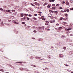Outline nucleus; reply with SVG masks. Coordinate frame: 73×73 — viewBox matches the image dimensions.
<instances>
[{
  "mask_svg": "<svg viewBox=\"0 0 73 73\" xmlns=\"http://www.w3.org/2000/svg\"><path fill=\"white\" fill-rule=\"evenodd\" d=\"M13 23H14V24H18V22H16V21H13Z\"/></svg>",
  "mask_w": 73,
  "mask_h": 73,
  "instance_id": "1",
  "label": "nucleus"
},
{
  "mask_svg": "<svg viewBox=\"0 0 73 73\" xmlns=\"http://www.w3.org/2000/svg\"><path fill=\"white\" fill-rule=\"evenodd\" d=\"M13 23H14V24H18V22H16V21H13Z\"/></svg>",
  "mask_w": 73,
  "mask_h": 73,
  "instance_id": "2",
  "label": "nucleus"
},
{
  "mask_svg": "<svg viewBox=\"0 0 73 73\" xmlns=\"http://www.w3.org/2000/svg\"><path fill=\"white\" fill-rule=\"evenodd\" d=\"M51 6H52V5L51 4H49L48 6H47V7L49 8H50V7H51Z\"/></svg>",
  "mask_w": 73,
  "mask_h": 73,
  "instance_id": "3",
  "label": "nucleus"
},
{
  "mask_svg": "<svg viewBox=\"0 0 73 73\" xmlns=\"http://www.w3.org/2000/svg\"><path fill=\"white\" fill-rule=\"evenodd\" d=\"M59 56L60 57H64V55L62 54H60L59 55Z\"/></svg>",
  "mask_w": 73,
  "mask_h": 73,
  "instance_id": "4",
  "label": "nucleus"
},
{
  "mask_svg": "<svg viewBox=\"0 0 73 73\" xmlns=\"http://www.w3.org/2000/svg\"><path fill=\"white\" fill-rule=\"evenodd\" d=\"M52 16V14L50 13L48 15V17H51Z\"/></svg>",
  "mask_w": 73,
  "mask_h": 73,
  "instance_id": "5",
  "label": "nucleus"
},
{
  "mask_svg": "<svg viewBox=\"0 0 73 73\" xmlns=\"http://www.w3.org/2000/svg\"><path fill=\"white\" fill-rule=\"evenodd\" d=\"M6 11L7 12H11V10H6Z\"/></svg>",
  "mask_w": 73,
  "mask_h": 73,
  "instance_id": "6",
  "label": "nucleus"
},
{
  "mask_svg": "<svg viewBox=\"0 0 73 73\" xmlns=\"http://www.w3.org/2000/svg\"><path fill=\"white\" fill-rule=\"evenodd\" d=\"M54 13H56V15H57L58 13V12L57 11H56L54 12Z\"/></svg>",
  "mask_w": 73,
  "mask_h": 73,
  "instance_id": "7",
  "label": "nucleus"
},
{
  "mask_svg": "<svg viewBox=\"0 0 73 73\" xmlns=\"http://www.w3.org/2000/svg\"><path fill=\"white\" fill-rule=\"evenodd\" d=\"M63 49H64V50H66V48L65 47H63Z\"/></svg>",
  "mask_w": 73,
  "mask_h": 73,
  "instance_id": "8",
  "label": "nucleus"
},
{
  "mask_svg": "<svg viewBox=\"0 0 73 73\" xmlns=\"http://www.w3.org/2000/svg\"><path fill=\"white\" fill-rule=\"evenodd\" d=\"M20 15H21V17H23V13L20 14Z\"/></svg>",
  "mask_w": 73,
  "mask_h": 73,
  "instance_id": "9",
  "label": "nucleus"
},
{
  "mask_svg": "<svg viewBox=\"0 0 73 73\" xmlns=\"http://www.w3.org/2000/svg\"><path fill=\"white\" fill-rule=\"evenodd\" d=\"M0 71H1L3 72H4V70L3 69H0Z\"/></svg>",
  "mask_w": 73,
  "mask_h": 73,
  "instance_id": "10",
  "label": "nucleus"
},
{
  "mask_svg": "<svg viewBox=\"0 0 73 73\" xmlns=\"http://www.w3.org/2000/svg\"><path fill=\"white\" fill-rule=\"evenodd\" d=\"M40 41H43V39H40Z\"/></svg>",
  "mask_w": 73,
  "mask_h": 73,
  "instance_id": "11",
  "label": "nucleus"
},
{
  "mask_svg": "<svg viewBox=\"0 0 73 73\" xmlns=\"http://www.w3.org/2000/svg\"><path fill=\"white\" fill-rule=\"evenodd\" d=\"M10 17L11 18H12V19H13L14 18V17L13 16H10Z\"/></svg>",
  "mask_w": 73,
  "mask_h": 73,
  "instance_id": "12",
  "label": "nucleus"
},
{
  "mask_svg": "<svg viewBox=\"0 0 73 73\" xmlns=\"http://www.w3.org/2000/svg\"><path fill=\"white\" fill-rule=\"evenodd\" d=\"M33 19V20H37V18L35 17H34Z\"/></svg>",
  "mask_w": 73,
  "mask_h": 73,
  "instance_id": "13",
  "label": "nucleus"
},
{
  "mask_svg": "<svg viewBox=\"0 0 73 73\" xmlns=\"http://www.w3.org/2000/svg\"><path fill=\"white\" fill-rule=\"evenodd\" d=\"M62 29V27H60L59 28V29Z\"/></svg>",
  "mask_w": 73,
  "mask_h": 73,
  "instance_id": "14",
  "label": "nucleus"
},
{
  "mask_svg": "<svg viewBox=\"0 0 73 73\" xmlns=\"http://www.w3.org/2000/svg\"><path fill=\"white\" fill-rule=\"evenodd\" d=\"M38 3L37 2H35V5H37Z\"/></svg>",
  "mask_w": 73,
  "mask_h": 73,
  "instance_id": "15",
  "label": "nucleus"
},
{
  "mask_svg": "<svg viewBox=\"0 0 73 73\" xmlns=\"http://www.w3.org/2000/svg\"><path fill=\"white\" fill-rule=\"evenodd\" d=\"M65 2L64 1H63V2H62V4H65Z\"/></svg>",
  "mask_w": 73,
  "mask_h": 73,
  "instance_id": "16",
  "label": "nucleus"
},
{
  "mask_svg": "<svg viewBox=\"0 0 73 73\" xmlns=\"http://www.w3.org/2000/svg\"><path fill=\"white\" fill-rule=\"evenodd\" d=\"M12 12H15V10L13 9L11 10Z\"/></svg>",
  "mask_w": 73,
  "mask_h": 73,
  "instance_id": "17",
  "label": "nucleus"
},
{
  "mask_svg": "<svg viewBox=\"0 0 73 73\" xmlns=\"http://www.w3.org/2000/svg\"><path fill=\"white\" fill-rule=\"evenodd\" d=\"M56 5L57 7H59L60 6V4H57Z\"/></svg>",
  "mask_w": 73,
  "mask_h": 73,
  "instance_id": "18",
  "label": "nucleus"
},
{
  "mask_svg": "<svg viewBox=\"0 0 73 73\" xmlns=\"http://www.w3.org/2000/svg\"><path fill=\"white\" fill-rule=\"evenodd\" d=\"M66 5H69V3H66Z\"/></svg>",
  "mask_w": 73,
  "mask_h": 73,
  "instance_id": "19",
  "label": "nucleus"
},
{
  "mask_svg": "<svg viewBox=\"0 0 73 73\" xmlns=\"http://www.w3.org/2000/svg\"><path fill=\"white\" fill-rule=\"evenodd\" d=\"M31 5L32 6H33V7H35V5H33V3H31Z\"/></svg>",
  "mask_w": 73,
  "mask_h": 73,
  "instance_id": "20",
  "label": "nucleus"
},
{
  "mask_svg": "<svg viewBox=\"0 0 73 73\" xmlns=\"http://www.w3.org/2000/svg\"><path fill=\"white\" fill-rule=\"evenodd\" d=\"M52 9H56V8L54 7H53L52 8Z\"/></svg>",
  "mask_w": 73,
  "mask_h": 73,
  "instance_id": "21",
  "label": "nucleus"
},
{
  "mask_svg": "<svg viewBox=\"0 0 73 73\" xmlns=\"http://www.w3.org/2000/svg\"><path fill=\"white\" fill-rule=\"evenodd\" d=\"M67 19V18H64L63 19V20H66Z\"/></svg>",
  "mask_w": 73,
  "mask_h": 73,
  "instance_id": "22",
  "label": "nucleus"
},
{
  "mask_svg": "<svg viewBox=\"0 0 73 73\" xmlns=\"http://www.w3.org/2000/svg\"><path fill=\"white\" fill-rule=\"evenodd\" d=\"M65 16H66V17L68 16V14H65Z\"/></svg>",
  "mask_w": 73,
  "mask_h": 73,
  "instance_id": "23",
  "label": "nucleus"
},
{
  "mask_svg": "<svg viewBox=\"0 0 73 73\" xmlns=\"http://www.w3.org/2000/svg\"><path fill=\"white\" fill-rule=\"evenodd\" d=\"M29 17H32V15H31V14H29Z\"/></svg>",
  "mask_w": 73,
  "mask_h": 73,
  "instance_id": "24",
  "label": "nucleus"
},
{
  "mask_svg": "<svg viewBox=\"0 0 73 73\" xmlns=\"http://www.w3.org/2000/svg\"><path fill=\"white\" fill-rule=\"evenodd\" d=\"M64 65H66V66H69L68 64H64Z\"/></svg>",
  "mask_w": 73,
  "mask_h": 73,
  "instance_id": "25",
  "label": "nucleus"
},
{
  "mask_svg": "<svg viewBox=\"0 0 73 73\" xmlns=\"http://www.w3.org/2000/svg\"><path fill=\"white\" fill-rule=\"evenodd\" d=\"M52 5L53 6V7H54L56 5L55 4H52Z\"/></svg>",
  "mask_w": 73,
  "mask_h": 73,
  "instance_id": "26",
  "label": "nucleus"
},
{
  "mask_svg": "<svg viewBox=\"0 0 73 73\" xmlns=\"http://www.w3.org/2000/svg\"><path fill=\"white\" fill-rule=\"evenodd\" d=\"M70 30H71V29H67V31H70Z\"/></svg>",
  "mask_w": 73,
  "mask_h": 73,
  "instance_id": "27",
  "label": "nucleus"
},
{
  "mask_svg": "<svg viewBox=\"0 0 73 73\" xmlns=\"http://www.w3.org/2000/svg\"><path fill=\"white\" fill-rule=\"evenodd\" d=\"M37 5H38V6H40V4L39 3H38L37 4Z\"/></svg>",
  "mask_w": 73,
  "mask_h": 73,
  "instance_id": "28",
  "label": "nucleus"
},
{
  "mask_svg": "<svg viewBox=\"0 0 73 73\" xmlns=\"http://www.w3.org/2000/svg\"><path fill=\"white\" fill-rule=\"evenodd\" d=\"M27 20H29L30 19H29V17H27Z\"/></svg>",
  "mask_w": 73,
  "mask_h": 73,
  "instance_id": "29",
  "label": "nucleus"
},
{
  "mask_svg": "<svg viewBox=\"0 0 73 73\" xmlns=\"http://www.w3.org/2000/svg\"><path fill=\"white\" fill-rule=\"evenodd\" d=\"M62 19H63L62 17H61L60 19V20H62Z\"/></svg>",
  "mask_w": 73,
  "mask_h": 73,
  "instance_id": "30",
  "label": "nucleus"
},
{
  "mask_svg": "<svg viewBox=\"0 0 73 73\" xmlns=\"http://www.w3.org/2000/svg\"><path fill=\"white\" fill-rule=\"evenodd\" d=\"M38 13H40V14H41L42 13V12H38Z\"/></svg>",
  "mask_w": 73,
  "mask_h": 73,
  "instance_id": "31",
  "label": "nucleus"
},
{
  "mask_svg": "<svg viewBox=\"0 0 73 73\" xmlns=\"http://www.w3.org/2000/svg\"><path fill=\"white\" fill-rule=\"evenodd\" d=\"M28 14H25V15L26 16H28Z\"/></svg>",
  "mask_w": 73,
  "mask_h": 73,
  "instance_id": "32",
  "label": "nucleus"
},
{
  "mask_svg": "<svg viewBox=\"0 0 73 73\" xmlns=\"http://www.w3.org/2000/svg\"><path fill=\"white\" fill-rule=\"evenodd\" d=\"M19 11H22V9H19Z\"/></svg>",
  "mask_w": 73,
  "mask_h": 73,
  "instance_id": "33",
  "label": "nucleus"
},
{
  "mask_svg": "<svg viewBox=\"0 0 73 73\" xmlns=\"http://www.w3.org/2000/svg\"><path fill=\"white\" fill-rule=\"evenodd\" d=\"M66 3H68L69 2H68V1H66Z\"/></svg>",
  "mask_w": 73,
  "mask_h": 73,
  "instance_id": "34",
  "label": "nucleus"
},
{
  "mask_svg": "<svg viewBox=\"0 0 73 73\" xmlns=\"http://www.w3.org/2000/svg\"><path fill=\"white\" fill-rule=\"evenodd\" d=\"M0 10H1V11H3V9L2 8H0Z\"/></svg>",
  "mask_w": 73,
  "mask_h": 73,
  "instance_id": "35",
  "label": "nucleus"
},
{
  "mask_svg": "<svg viewBox=\"0 0 73 73\" xmlns=\"http://www.w3.org/2000/svg\"><path fill=\"white\" fill-rule=\"evenodd\" d=\"M66 11L67 12H69V9L66 10Z\"/></svg>",
  "mask_w": 73,
  "mask_h": 73,
  "instance_id": "36",
  "label": "nucleus"
},
{
  "mask_svg": "<svg viewBox=\"0 0 73 73\" xmlns=\"http://www.w3.org/2000/svg\"><path fill=\"white\" fill-rule=\"evenodd\" d=\"M41 18H42V19H43L44 18V17L43 16H42Z\"/></svg>",
  "mask_w": 73,
  "mask_h": 73,
  "instance_id": "37",
  "label": "nucleus"
},
{
  "mask_svg": "<svg viewBox=\"0 0 73 73\" xmlns=\"http://www.w3.org/2000/svg\"><path fill=\"white\" fill-rule=\"evenodd\" d=\"M27 18V17L25 16L24 17V18H23V19H26Z\"/></svg>",
  "mask_w": 73,
  "mask_h": 73,
  "instance_id": "38",
  "label": "nucleus"
},
{
  "mask_svg": "<svg viewBox=\"0 0 73 73\" xmlns=\"http://www.w3.org/2000/svg\"><path fill=\"white\" fill-rule=\"evenodd\" d=\"M45 69H47V70H48L49 69V68H45Z\"/></svg>",
  "mask_w": 73,
  "mask_h": 73,
  "instance_id": "39",
  "label": "nucleus"
},
{
  "mask_svg": "<svg viewBox=\"0 0 73 73\" xmlns=\"http://www.w3.org/2000/svg\"><path fill=\"white\" fill-rule=\"evenodd\" d=\"M70 10H73V8H72L70 9Z\"/></svg>",
  "mask_w": 73,
  "mask_h": 73,
  "instance_id": "40",
  "label": "nucleus"
},
{
  "mask_svg": "<svg viewBox=\"0 0 73 73\" xmlns=\"http://www.w3.org/2000/svg\"><path fill=\"white\" fill-rule=\"evenodd\" d=\"M61 21L60 19H59V22H60V23L61 22Z\"/></svg>",
  "mask_w": 73,
  "mask_h": 73,
  "instance_id": "41",
  "label": "nucleus"
},
{
  "mask_svg": "<svg viewBox=\"0 0 73 73\" xmlns=\"http://www.w3.org/2000/svg\"><path fill=\"white\" fill-rule=\"evenodd\" d=\"M8 21H9V22H10V21H11V20H8Z\"/></svg>",
  "mask_w": 73,
  "mask_h": 73,
  "instance_id": "42",
  "label": "nucleus"
},
{
  "mask_svg": "<svg viewBox=\"0 0 73 73\" xmlns=\"http://www.w3.org/2000/svg\"><path fill=\"white\" fill-rule=\"evenodd\" d=\"M42 20L45 21V18H43Z\"/></svg>",
  "mask_w": 73,
  "mask_h": 73,
  "instance_id": "43",
  "label": "nucleus"
},
{
  "mask_svg": "<svg viewBox=\"0 0 73 73\" xmlns=\"http://www.w3.org/2000/svg\"><path fill=\"white\" fill-rule=\"evenodd\" d=\"M22 24H25V22H22Z\"/></svg>",
  "mask_w": 73,
  "mask_h": 73,
  "instance_id": "44",
  "label": "nucleus"
},
{
  "mask_svg": "<svg viewBox=\"0 0 73 73\" xmlns=\"http://www.w3.org/2000/svg\"><path fill=\"white\" fill-rule=\"evenodd\" d=\"M49 1H50V2H52V0H49Z\"/></svg>",
  "mask_w": 73,
  "mask_h": 73,
  "instance_id": "45",
  "label": "nucleus"
},
{
  "mask_svg": "<svg viewBox=\"0 0 73 73\" xmlns=\"http://www.w3.org/2000/svg\"><path fill=\"white\" fill-rule=\"evenodd\" d=\"M35 16H37V14H35V15H34Z\"/></svg>",
  "mask_w": 73,
  "mask_h": 73,
  "instance_id": "46",
  "label": "nucleus"
},
{
  "mask_svg": "<svg viewBox=\"0 0 73 73\" xmlns=\"http://www.w3.org/2000/svg\"><path fill=\"white\" fill-rule=\"evenodd\" d=\"M51 12H52V13H54L55 11H51Z\"/></svg>",
  "mask_w": 73,
  "mask_h": 73,
  "instance_id": "47",
  "label": "nucleus"
},
{
  "mask_svg": "<svg viewBox=\"0 0 73 73\" xmlns=\"http://www.w3.org/2000/svg\"><path fill=\"white\" fill-rule=\"evenodd\" d=\"M64 12H66V9L64 10Z\"/></svg>",
  "mask_w": 73,
  "mask_h": 73,
  "instance_id": "48",
  "label": "nucleus"
},
{
  "mask_svg": "<svg viewBox=\"0 0 73 73\" xmlns=\"http://www.w3.org/2000/svg\"><path fill=\"white\" fill-rule=\"evenodd\" d=\"M52 2H54V1L55 0H52Z\"/></svg>",
  "mask_w": 73,
  "mask_h": 73,
  "instance_id": "49",
  "label": "nucleus"
},
{
  "mask_svg": "<svg viewBox=\"0 0 73 73\" xmlns=\"http://www.w3.org/2000/svg\"><path fill=\"white\" fill-rule=\"evenodd\" d=\"M61 12H64V11H62V10H61Z\"/></svg>",
  "mask_w": 73,
  "mask_h": 73,
  "instance_id": "50",
  "label": "nucleus"
},
{
  "mask_svg": "<svg viewBox=\"0 0 73 73\" xmlns=\"http://www.w3.org/2000/svg\"><path fill=\"white\" fill-rule=\"evenodd\" d=\"M60 9H62V8L61 7H60V8H59Z\"/></svg>",
  "mask_w": 73,
  "mask_h": 73,
  "instance_id": "51",
  "label": "nucleus"
},
{
  "mask_svg": "<svg viewBox=\"0 0 73 73\" xmlns=\"http://www.w3.org/2000/svg\"><path fill=\"white\" fill-rule=\"evenodd\" d=\"M50 23H53V21H50Z\"/></svg>",
  "mask_w": 73,
  "mask_h": 73,
  "instance_id": "52",
  "label": "nucleus"
},
{
  "mask_svg": "<svg viewBox=\"0 0 73 73\" xmlns=\"http://www.w3.org/2000/svg\"><path fill=\"white\" fill-rule=\"evenodd\" d=\"M54 18L55 19H57V17H55Z\"/></svg>",
  "mask_w": 73,
  "mask_h": 73,
  "instance_id": "53",
  "label": "nucleus"
},
{
  "mask_svg": "<svg viewBox=\"0 0 73 73\" xmlns=\"http://www.w3.org/2000/svg\"><path fill=\"white\" fill-rule=\"evenodd\" d=\"M45 25H48V24L45 23Z\"/></svg>",
  "mask_w": 73,
  "mask_h": 73,
  "instance_id": "54",
  "label": "nucleus"
},
{
  "mask_svg": "<svg viewBox=\"0 0 73 73\" xmlns=\"http://www.w3.org/2000/svg\"><path fill=\"white\" fill-rule=\"evenodd\" d=\"M16 63H21V62H16Z\"/></svg>",
  "mask_w": 73,
  "mask_h": 73,
  "instance_id": "55",
  "label": "nucleus"
},
{
  "mask_svg": "<svg viewBox=\"0 0 73 73\" xmlns=\"http://www.w3.org/2000/svg\"><path fill=\"white\" fill-rule=\"evenodd\" d=\"M34 32H35V33H36V31H34Z\"/></svg>",
  "mask_w": 73,
  "mask_h": 73,
  "instance_id": "56",
  "label": "nucleus"
},
{
  "mask_svg": "<svg viewBox=\"0 0 73 73\" xmlns=\"http://www.w3.org/2000/svg\"><path fill=\"white\" fill-rule=\"evenodd\" d=\"M56 25L58 26V25H59V24L58 23V24H56Z\"/></svg>",
  "mask_w": 73,
  "mask_h": 73,
  "instance_id": "57",
  "label": "nucleus"
},
{
  "mask_svg": "<svg viewBox=\"0 0 73 73\" xmlns=\"http://www.w3.org/2000/svg\"><path fill=\"white\" fill-rule=\"evenodd\" d=\"M65 31H68V29H65Z\"/></svg>",
  "mask_w": 73,
  "mask_h": 73,
  "instance_id": "58",
  "label": "nucleus"
},
{
  "mask_svg": "<svg viewBox=\"0 0 73 73\" xmlns=\"http://www.w3.org/2000/svg\"><path fill=\"white\" fill-rule=\"evenodd\" d=\"M32 38V39H35V38Z\"/></svg>",
  "mask_w": 73,
  "mask_h": 73,
  "instance_id": "59",
  "label": "nucleus"
},
{
  "mask_svg": "<svg viewBox=\"0 0 73 73\" xmlns=\"http://www.w3.org/2000/svg\"><path fill=\"white\" fill-rule=\"evenodd\" d=\"M3 12H5V10H3Z\"/></svg>",
  "mask_w": 73,
  "mask_h": 73,
  "instance_id": "60",
  "label": "nucleus"
},
{
  "mask_svg": "<svg viewBox=\"0 0 73 73\" xmlns=\"http://www.w3.org/2000/svg\"><path fill=\"white\" fill-rule=\"evenodd\" d=\"M38 15H39V16H41V15L40 14H38Z\"/></svg>",
  "mask_w": 73,
  "mask_h": 73,
  "instance_id": "61",
  "label": "nucleus"
},
{
  "mask_svg": "<svg viewBox=\"0 0 73 73\" xmlns=\"http://www.w3.org/2000/svg\"><path fill=\"white\" fill-rule=\"evenodd\" d=\"M70 36H73V35H72V34H70Z\"/></svg>",
  "mask_w": 73,
  "mask_h": 73,
  "instance_id": "62",
  "label": "nucleus"
},
{
  "mask_svg": "<svg viewBox=\"0 0 73 73\" xmlns=\"http://www.w3.org/2000/svg\"><path fill=\"white\" fill-rule=\"evenodd\" d=\"M47 4V3H44V4L46 5V4Z\"/></svg>",
  "mask_w": 73,
  "mask_h": 73,
  "instance_id": "63",
  "label": "nucleus"
},
{
  "mask_svg": "<svg viewBox=\"0 0 73 73\" xmlns=\"http://www.w3.org/2000/svg\"><path fill=\"white\" fill-rule=\"evenodd\" d=\"M47 29L48 30V31H49V28Z\"/></svg>",
  "mask_w": 73,
  "mask_h": 73,
  "instance_id": "64",
  "label": "nucleus"
}]
</instances>
